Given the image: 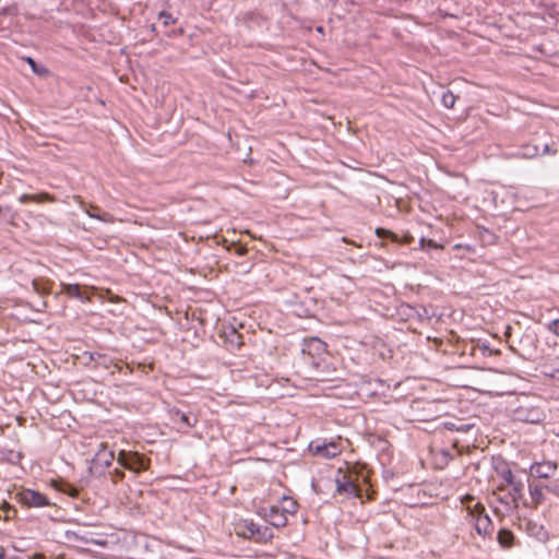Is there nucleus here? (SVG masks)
<instances>
[{"instance_id": "f257e3e1", "label": "nucleus", "mask_w": 559, "mask_h": 559, "mask_svg": "<svg viewBox=\"0 0 559 559\" xmlns=\"http://www.w3.org/2000/svg\"><path fill=\"white\" fill-rule=\"evenodd\" d=\"M468 519L473 523L475 531L480 536L490 535L492 532V522L489 515L485 512V507L476 502L474 507L468 506Z\"/></svg>"}, {"instance_id": "f03ea898", "label": "nucleus", "mask_w": 559, "mask_h": 559, "mask_svg": "<svg viewBox=\"0 0 559 559\" xmlns=\"http://www.w3.org/2000/svg\"><path fill=\"white\" fill-rule=\"evenodd\" d=\"M15 499L26 508H41L51 504L45 495L33 489H22L15 493Z\"/></svg>"}, {"instance_id": "7ed1b4c3", "label": "nucleus", "mask_w": 559, "mask_h": 559, "mask_svg": "<svg viewBox=\"0 0 559 559\" xmlns=\"http://www.w3.org/2000/svg\"><path fill=\"white\" fill-rule=\"evenodd\" d=\"M309 451L317 456L323 459H333L341 454L342 447L337 441L330 442H320V441H311L309 444Z\"/></svg>"}, {"instance_id": "20e7f679", "label": "nucleus", "mask_w": 559, "mask_h": 559, "mask_svg": "<svg viewBox=\"0 0 559 559\" xmlns=\"http://www.w3.org/2000/svg\"><path fill=\"white\" fill-rule=\"evenodd\" d=\"M545 417L543 409L537 406L520 405L514 411V418L523 423L538 424L542 423Z\"/></svg>"}, {"instance_id": "39448f33", "label": "nucleus", "mask_w": 559, "mask_h": 559, "mask_svg": "<svg viewBox=\"0 0 559 559\" xmlns=\"http://www.w3.org/2000/svg\"><path fill=\"white\" fill-rule=\"evenodd\" d=\"M263 519L272 526L281 528L287 525L288 519L284 512H281L280 506H271L270 508H262L259 512Z\"/></svg>"}, {"instance_id": "423d86ee", "label": "nucleus", "mask_w": 559, "mask_h": 559, "mask_svg": "<svg viewBox=\"0 0 559 559\" xmlns=\"http://www.w3.org/2000/svg\"><path fill=\"white\" fill-rule=\"evenodd\" d=\"M118 463L121 466L134 472H140L146 468L145 460L138 453H127L124 451H120L118 454Z\"/></svg>"}, {"instance_id": "0eeeda50", "label": "nucleus", "mask_w": 559, "mask_h": 559, "mask_svg": "<svg viewBox=\"0 0 559 559\" xmlns=\"http://www.w3.org/2000/svg\"><path fill=\"white\" fill-rule=\"evenodd\" d=\"M557 471V464L549 461L535 463L531 466V474L538 478H552Z\"/></svg>"}, {"instance_id": "6e6552de", "label": "nucleus", "mask_w": 559, "mask_h": 559, "mask_svg": "<svg viewBox=\"0 0 559 559\" xmlns=\"http://www.w3.org/2000/svg\"><path fill=\"white\" fill-rule=\"evenodd\" d=\"M336 491L341 495L358 497L360 490L358 486L350 480L348 475L343 474L340 478H336Z\"/></svg>"}, {"instance_id": "1a4fd4ad", "label": "nucleus", "mask_w": 559, "mask_h": 559, "mask_svg": "<svg viewBox=\"0 0 559 559\" xmlns=\"http://www.w3.org/2000/svg\"><path fill=\"white\" fill-rule=\"evenodd\" d=\"M180 342L182 344L181 350L185 353L189 348L198 347L201 342V337L194 328H188L182 332Z\"/></svg>"}, {"instance_id": "9d476101", "label": "nucleus", "mask_w": 559, "mask_h": 559, "mask_svg": "<svg viewBox=\"0 0 559 559\" xmlns=\"http://www.w3.org/2000/svg\"><path fill=\"white\" fill-rule=\"evenodd\" d=\"M56 201H57L56 197L48 192H39V193H35V194L24 193L19 197V202L22 204H26L29 202H34V203H38V204L46 203V202L53 203Z\"/></svg>"}, {"instance_id": "9b49d317", "label": "nucleus", "mask_w": 559, "mask_h": 559, "mask_svg": "<svg viewBox=\"0 0 559 559\" xmlns=\"http://www.w3.org/2000/svg\"><path fill=\"white\" fill-rule=\"evenodd\" d=\"M508 493L511 495L514 499H516L518 502H523L526 504L523 500L524 498V483L521 478L516 477L512 483L507 485Z\"/></svg>"}, {"instance_id": "f8f14e48", "label": "nucleus", "mask_w": 559, "mask_h": 559, "mask_svg": "<svg viewBox=\"0 0 559 559\" xmlns=\"http://www.w3.org/2000/svg\"><path fill=\"white\" fill-rule=\"evenodd\" d=\"M62 293H64L68 297L78 298L83 301H91V297L85 295L81 290V286L79 284H61Z\"/></svg>"}, {"instance_id": "ddd939ff", "label": "nucleus", "mask_w": 559, "mask_h": 559, "mask_svg": "<svg viewBox=\"0 0 559 559\" xmlns=\"http://www.w3.org/2000/svg\"><path fill=\"white\" fill-rule=\"evenodd\" d=\"M84 212L92 218L105 222V223H114L115 218L111 214L107 212H100L99 207L94 204L86 205Z\"/></svg>"}, {"instance_id": "4468645a", "label": "nucleus", "mask_w": 559, "mask_h": 559, "mask_svg": "<svg viewBox=\"0 0 559 559\" xmlns=\"http://www.w3.org/2000/svg\"><path fill=\"white\" fill-rule=\"evenodd\" d=\"M52 282L48 278L38 277L32 281V286L35 293L38 295H48L52 288Z\"/></svg>"}, {"instance_id": "2eb2a0df", "label": "nucleus", "mask_w": 559, "mask_h": 559, "mask_svg": "<svg viewBox=\"0 0 559 559\" xmlns=\"http://www.w3.org/2000/svg\"><path fill=\"white\" fill-rule=\"evenodd\" d=\"M114 452L108 450L106 443H100L99 450L95 454V461L104 465H110L114 461Z\"/></svg>"}, {"instance_id": "dca6fc26", "label": "nucleus", "mask_w": 559, "mask_h": 559, "mask_svg": "<svg viewBox=\"0 0 559 559\" xmlns=\"http://www.w3.org/2000/svg\"><path fill=\"white\" fill-rule=\"evenodd\" d=\"M257 525L253 521L245 520L237 525V534L243 538H253Z\"/></svg>"}, {"instance_id": "f3484780", "label": "nucleus", "mask_w": 559, "mask_h": 559, "mask_svg": "<svg viewBox=\"0 0 559 559\" xmlns=\"http://www.w3.org/2000/svg\"><path fill=\"white\" fill-rule=\"evenodd\" d=\"M504 491H499L498 489L493 491V496L497 500L502 503L508 510L516 509L520 502L516 501L511 495Z\"/></svg>"}, {"instance_id": "a211bd4d", "label": "nucleus", "mask_w": 559, "mask_h": 559, "mask_svg": "<svg viewBox=\"0 0 559 559\" xmlns=\"http://www.w3.org/2000/svg\"><path fill=\"white\" fill-rule=\"evenodd\" d=\"M277 506H280L281 512H284L286 515H294L298 510L297 501L286 496L281 499Z\"/></svg>"}, {"instance_id": "6ab92c4d", "label": "nucleus", "mask_w": 559, "mask_h": 559, "mask_svg": "<svg viewBox=\"0 0 559 559\" xmlns=\"http://www.w3.org/2000/svg\"><path fill=\"white\" fill-rule=\"evenodd\" d=\"M498 475H499V477L501 479L499 485H498V490L499 491H506L507 485H509L510 483H512L516 478V476L508 467H504L501 471H499Z\"/></svg>"}, {"instance_id": "aec40b11", "label": "nucleus", "mask_w": 559, "mask_h": 559, "mask_svg": "<svg viewBox=\"0 0 559 559\" xmlns=\"http://www.w3.org/2000/svg\"><path fill=\"white\" fill-rule=\"evenodd\" d=\"M497 539H498V543H499L503 548H510V547H512V546H513L514 535H513V533H512L510 530L501 528V530L498 532Z\"/></svg>"}, {"instance_id": "412c9836", "label": "nucleus", "mask_w": 559, "mask_h": 559, "mask_svg": "<svg viewBox=\"0 0 559 559\" xmlns=\"http://www.w3.org/2000/svg\"><path fill=\"white\" fill-rule=\"evenodd\" d=\"M273 532L267 526L257 525L254 528V537L255 542H269L273 538Z\"/></svg>"}, {"instance_id": "4be33fe9", "label": "nucleus", "mask_w": 559, "mask_h": 559, "mask_svg": "<svg viewBox=\"0 0 559 559\" xmlns=\"http://www.w3.org/2000/svg\"><path fill=\"white\" fill-rule=\"evenodd\" d=\"M528 489H530V496L532 499V504L534 507H537L545 499L544 493H543V487L539 485L530 484Z\"/></svg>"}, {"instance_id": "5701e85b", "label": "nucleus", "mask_w": 559, "mask_h": 559, "mask_svg": "<svg viewBox=\"0 0 559 559\" xmlns=\"http://www.w3.org/2000/svg\"><path fill=\"white\" fill-rule=\"evenodd\" d=\"M305 346L306 347L302 349L304 352H306L308 349L309 353H311L313 350L316 354H321L325 349V343L317 337H312V338L308 340L305 343Z\"/></svg>"}, {"instance_id": "b1692460", "label": "nucleus", "mask_w": 559, "mask_h": 559, "mask_svg": "<svg viewBox=\"0 0 559 559\" xmlns=\"http://www.w3.org/2000/svg\"><path fill=\"white\" fill-rule=\"evenodd\" d=\"M55 487L57 490L72 497V498L79 497L80 490L69 483H60L59 485L56 484Z\"/></svg>"}, {"instance_id": "393cba45", "label": "nucleus", "mask_w": 559, "mask_h": 559, "mask_svg": "<svg viewBox=\"0 0 559 559\" xmlns=\"http://www.w3.org/2000/svg\"><path fill=\"white\" fill-rule=\"evenodd\" d=\"M538 153H539V150L536 145L527 144L521 148V152H519V155H521L524 158H533L536 155H538Z\"/></svg>"}, {"instance_id": "a878e982", "label": "nucleus", "mask_w": 559, "mask_h": 559, "mask_svg": "<svg viewBox=\"0 0 559 559\" xmlns=\"http://www.w3.org/2000/svg\"><path fill=\"white\" fill-rule=\"evenodd\" d=\"M198 419L194 414H180L179 423L186 428L193 427L197 424Z\"/></svg>"}, {"instance_id": "bb28decb", "label": "nucleus", "mask_w": 559, "mask_h": 559, "mask_svg": "<svg viewBox=\"0 0 559 559\" xmlns=\"http://www.w3.org/2000/svg\"><path fill=\"white\" fill-rule=\"evenodd\" d=\"M441 100L445 108H453L456 102V96L452 92L447 91L442 94Z\"/></svg>"}, {"instance_id": "cd10ccee", "label": "nucleus", "mask_w": 559, "mask_h": 559, "mask_svg": "<svg viewBox=\"0 0 559 559\" xmlns=\"http://www.w3.org/2000/svg\"><path fill=\"white\" fill-rule=\"evenodd\" d=\"M420 248L423 250H430V249H442L443 246L437 243L432 239L426 240L425 238H421L419 241Z\"/></svg>"}, {"instance_id": "c85d7f7f", "label": "nucleus", "mask_w": 559, "mask_h": 559, "mask_svg": "<svg viewBox=\"0 0 559 559\" xmlns=\"http://www.w3.org/2000/svg\"><path fill=\"white\" fill-rule=\"evenodd\" d=\"M8 224L13 228H23L19 222V214L16 212H11Z\"/></svg>"}, {"instance_id": "c756f323", "label": "nucleus", "mask_w": 559, "mask_h": 559, "mask_svg": "<svg viewBox=\"0 0 559 559\" xmlns=\"http://www.w3.org/2000/svg\"><path fill=\"white\" fill-rule=\"evenodd\" d=\"M376 234L379 238H392L396 240V236L392 231L384 228H377Z\"/></svg>"}, {"instance_id": "7c9ffc66", "label": "nucleus", "mask_w": 559, "mask_h": 559, "mask_svg": "<svg viewBox=\"0 0 559 559\" xmlns=\"http://www.w3.org/2000/svg\"><path fill=\"white\" fill-rule=\"evenodd\" d=\"M546 328H547V330H548L550 333H552V334H555V335L559 336V319H555V320L550 321V322L546 325Z\"/></svg>"}, {"instance_id": "2f4dec72", "label": "nucleus", "mask_w": 559, "mask_h": 559, "mask_svg": "<svg viewBox=\"0 0 559 559\" xmlns=\"http://www.w3.org/2000/svg\"><path fill=\"white\" fill-rule=\"evenodd\" d=\"M26 61H27V63L29 64V67L32 68V70H33L35 73H37V74L47 73V70H46L45 68L39 69V68L37 67V63L35 62V60H34L33 58L27 57V58H26Z\"/></svg>"}, {"instance_id": "473e14b6", "label": "nucleus", "mask_w": 559, "mask_h": 559, "mask_svg": "<svg viewBox=\"0 0 559 559\" xmlns=\"http://www.w3.org/2000/svg\"><path fill=\"white\" fill-rule=\"evenodd\" d=\"M242 336L240 334H238L235 330H231L230 332V338H229V342L233 344V345H236V346H240L242 345V341H241Z\"/></svg>"}, {"instance_id": "72a5a7b5", "label": "nucleus", "mask_w": 559, "mask_h": 559, "mask_svg": "<svg viewBox=\"0 0 559 559\" xmlns=\"http://www.w3.org/2000/svg\"><path fill=\"white\" fill-rule=\"evenodd\" d=\"M0 509H2L5 513V520H9L10 518V512H15V510L13 509L12 506H10L8 502H3L1 506H0Z\"/></svg>"}, {"instance_id": "f704fd0d", "label": "nucleus", "mask_w": 559, "mask_h": 559, "mask_svg": "<svg viewBox=\"0 0 559 559\" xmlns=\"http://www.w3.org/2000/svg\"><path fill=\"white\" fill-rule=\"evenodd\" d=\"M474 497L471 496V495H466L462 498V504L466 508V510L468 511V506L469 507H474L473 502H474Z\"/></svg>"}, {"instance_id": "c9c22d12", "label": "nucleus", "mask_w": 559, "mask_h": 559, "mask_svg": "<svg viewBox=\"0 0 559 559\" xmlns=\"http://www.w3.org/2000/svg\"><path fill=\"white\" fill-rule=\"evenodd\" d=\"M528 530L531 534H535L538 536L539 532L543 531L542 526H537V524H532L531 522L527 523Z\"/></svg>"}, {"instance_id": "e433bc0d", "label": "nucleus", "mask_w": 559, "mask_h": 559, "mask_svg": "<svg viewBox=\"0 0 559 559\" xmlns=\"http://www.w3.org/2000/svg\"><path fill=\"white\" fill-rule=\"evenodd\" d=\"M472 427H473V425H468V424H461V425L456 426V427H455V429H456L457 431L466 432V431H468Z\"/></svg>"}, {"instance_id": "4c0bfd02", "label": "nucleus", "mask_w": 559, "mask_h": 559, "mask_svg": "<svg viewBox=\"0 0 559 559\" xmlns=\"http://www.w3.org/2000/svg\"><path fill=\"white\" fill-rule=\"evenodd\" d=\"M73 200L83 209L85 210L86 207V204L85 202L83 201L82 197L80 195H73Z\"/></svg>"}, {"instance_id": "58836bf2", "label": "nucleus", "mask_w": 559, "mask_h": 559, "mask_svg": "<svg viewBox=\"0 0 559 559\" xmlns=\"http://www.w3.org/2000/svg\"><path fill=\"white\" fill-rule=\"evenodd\" d=\"M247 251H248L247 248L243 246L238 247L236 250L238 255H245L247 253Z\"/></svg>"}, {"instance_id": "ea45409f", "label": "nucleus", "mask_w": 559, "mask_h": 559, "mask_svg": "<svg viewBox=\"0 0 559 559\" xmlns=\"http://www.w3.org/2000/svg\"><path fill=\"white\" fill-rule=\"evenodd\" d=\"M543 154H555V151L551 152L549 145L545 144L543 148Z\"/></svg>"}, {"instance_id": "a19ab883", "label": "nucleus", "mask_w": 559, "mask_h": 559, "mask_svg": "<svg viewBox=\"0 0 559 559\" xmlns=\"http://www.w3.org/2000/svg\"><path fill=\"white\" fill-rule=\"evenodd\" d=\"M29 559H45V556L43 554H34Z\"/></svg>"}, {"instance_id": "79ce46f5", "label": "nucleus", "mask_w": 559, "mask_h": 559, "mask_svg": "<svg viewBox=\"0 0 559 559\" xmlns=\"http://www.w3.org/2000/svg\"><path fill=\"white\" fill-rule=\"evenodd\" d=\"M160 19H165L164 24L166 25L168 23L167 20L171 19V16H170V14L165 15L164 13H162Z\"/></svg>"}, {"instance_id": "37998d69", "label": "nucleus", "mask_w": 559, "mask_h": 559, "mask_svg": "<svg viewBox=\"0 0 559 559\" xmlns=\"http://www.w3.org/2000/svg\"><path fill=\"white\" fill-rule=\"evenodd\" d=\"M116 475H117V477H118L119 479L123 478V476H124L123 472H120V471H118V469H116Z\"/></svg>"}, {"instance_id": "c03bdc74", "label": "nucleus", "mask_w": 559, "mask_h": 559, "mask_svg": "<svg viewBox=\"0 0 559 559\" xmlns=\"http://www.w3.org/2000/svg\"><path fill=\"white\" fill-rule=\"evenodd\" d=\"M500 354V352L497 349V350H490V355H498Z\"/></svg>"}, {"instance_id": "a18cd8bd", "label": "nucleus", "mask_w": 559, "mask_h": 559, "mask_svg": "<svg viewBox=\"0 0 559 559\" xmlns=\"http://www.w3.org/2000/svg\"><path fill=\"white\" fill-rule=\"evenodd\" d=\"M4 558H5L4 551H3V550H1V551H0V559H4Z\"/></svg>"}, {"instance_id": "49530a36", "label": "nucleus", "mask_w": 559, "mask_h": 559, "mask_svg": "<svg viewBox=\"0 0 559 559\" xmlns=\"http://www.w3.org/2000/svg\"><path fill=\"white\" fill-rule=\"evenodd\" d=\"M460 248H462V245H460V243L454 246V249H460Z\"/></svg>"}]
</instances>
